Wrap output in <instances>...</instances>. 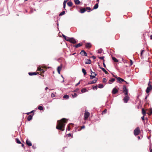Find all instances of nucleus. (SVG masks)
<instances>
[{
    "instance_id": "f257e3e1",
    "label": "nucleus",
    "mask_w": 152,
    "mask_h": 152,
    "mask_svg": "<svg viewBox=\"0 0 152 152\" xmlns=\"http://www.w3.org/2000/svg\"><path fill=\"white\" fill-rule=\"evenodd\" d=\"M66 123V121L65 118H62L60 121H58L56 128L62 131H64V129L63 128H64L65 126L64 123Z\"/></svg>"
},
{
    "instance_id": "f03ea898",
    "label": "nucleus",
    "mask_w": 152,
    "mask_h": 152,
    "mask_svg": "<svg viewBox=\"0 0 152 152\" xmlns=\"http://www.w3.org/2000/svg\"><path fill=\"white\" fill-rule=\"evenodd\" d=\"M151 82L149 81L148 84V86L146 90V92L147 93H148L152 89V86L151 84H150Z\"/></svg>"
},
{
    "instance_id": "7ed1b4c3",
    "label": "nucleus",
    "mask_w": 152,
    "mask_h": 152,
    "mask_svg": "<svg viewBox=\"0 0 152 152\" xmlns=\"http://www.w3.org/2000/svg\"><path fill=\"white\" fill-rule=\"evenodd\" d=\"M140 132V129L139 127H137L134 130V135L136 136Z\"/></svg>"
},
{
    "instance_id": "20e7f679",
    "label": "nucleus",
    "mask_w": 152,
    "mask_h": 152,
    "mask_svg": "<svg viewBox=\"0 0 152 152\" xmlns=\"http://www.w3.org/2000/svg\"><path fill=\"white\" fill-rule=\"evenodd\" d=\"M129 99V96H125V97L123 99V100L125 103H127Z\"/></svg>"
},
{
    "instance_id": "39448f33",
    "label": "nucleus",
    "mask_w": 152,
    "mask_h": 152,
    "mask_svg": "<svg viewBox=\"0 0 152 152\" xmlns=\"http://www.w3.org/2000/svg\"><path fill=\"white\" fill-rule=\"evenodd\" d=\"M90 114L89 112H85L84 114V118L85 120H86L89 116Z\"/></svg>"
},
{
    "instance_id": "423d86ee",
    "label": "nucleus",
    "mask_w": 152,
    "mask_h": 152,
    "mask_svg": "<svg viewBox=\"0 0 152 152\" xmlns=\"http://www.w3.org/2000/svg\"><path fill=\"white\" fill-rule=\"evenodd\" d=\"M68 41L73 44H75L77 42L76 40L73 37L70 38Z\"/></svg>"
},
{
    "instance_id": "0eeeda50",
    "label": "nucleus",
    "mask_w": 152,
    "mask_h": 152,
    "mask_svg": "<svg viewBox=\"0 0 152 152\" xmlns=\"http://www.w3.org/2000/svg\"><path fill=\"white\" fill-rule=\"evenodd\" d=\"M117 80L119 83H121L122 82H125L126 83H127V82L125 81L124 79L120 77H118V78H117Z\"/></svg>"
},
{
    "instance_id": "6e6552de",
    "label": "nucleus",
    "mask_w": 152,
    "mask_h": 152,
    "mask_svg": "<svg viewBox=\"0 0 152 152\" xmlns=\"http://www.w3.org/2000/svg\"><path fill=\"white\" fill-rule=\"evenodd\" d=\"M80 54H81L82 55L84 56H87V53L83 50H82L81 52L80 53Z\"/></svg>"
},
{
    "instance_id": "1a4fd4ad",
    "label": "nucleus",
    "mask_w": 152,
    "mask_h": 152,
    "mask_svg": "<svg viewBox=\"0 0 152 152\" xmlns=\"http://www.w3.org/2000/svg\"><path fill=\"white\" fill-rule=\"evenodd\" d=\"M118 92V90L115 88H113L112 91V93L113 94H115Z\"/></svg>"
},
{
    "instance_id": "9d476101",
    "label": "nucleus",
    "mask_w": 152,
    "mask_h": 152,
    "mask_svg": "<svg viewBox=\"0 0 152 152\" xmlns=\"http://www.w3.org/2000/svg\"><path fill=\"white\" fill-rule=\"evenodd\" d=\"M98 80V78H97L96 80H94L91 81H90L88 82V84H93L95 83H96L97 81Z\"/></svg>"
},
{
    "instance_id": "9b49d317",
    "label": "nucleus",
    "mask_w": 152,
    "mask_h": 152,
    "mask_svg": "<svg viewBox=\"0 0 152 152\" xmlns=\"http://www.w3.org/2000/svg\"><path fill=\"white\" fill-rule=\"evenodd\" d=\"M26 143L27 145H28L29 146H31L32 145V144L31 142L29 140H27L26 142Z\"/></svg>"
},
{
    "instance_id": "f8f14e48",
    "label": "nucleus",
    "mask_w": 152,
    "mask_h": 152,
    "mask_svg": "<svg viewBox=\"0 0 152 152\" xmlns=\"http://www.w3.org/2000/svg\"><path fill=\"white\" fill-rule=\"evenodd\" d=\"M115 81V79L113 78H112L110 80L108 81V83L111 84L114 82Z\"/></svg>"
},
{
    "instance_id": "ddd939ff",
    "label": "nucleus",
    "mask_w": 152,
    "mask_h": 152,
    "mask_svg": "<svg viewBox=\"0 0 152 152\" xmlns=\"http://www.w3.org/2000/svg\"><path fill=\"white\" fill-rule=\"evenodd\" d=\"M91 61L90 59H86L85 60V63L86 64H90Z\"/></svg>"
},
{
    "instance_id": "4468645a",
    "label": "nucleus",
    "mask_w": 152,
    "mask_h": 152,
    "mask_svg": "<svg viewBox=\"0 0 152 152\" xmlns=\"http://www.w3.org/2000/svg\"><path fill=\"white\" fill-rule=\"evenodd\" d=\"M123 90L124 93L128 92V90L126 88V86L125 85L124 86H123Z\"/></svg>"
},
{
    "instance_id": "2eb2a0df",
    "label": "nucleus",
    "mask_w": 152,
    "mask_h": 152,
    "mask_svg": "<svg viewBox=\"0 0 152 152\" xmlns=\"http://www.w3.org/2000/svg\"><path fill=\"white\" fill-rule=\"evenodd\" d=\"M62 35H63V37L65 39L66 41H69L70 40H69V39L70 38H69V37H66L65 35H64V34H63Z\"/></svg>"
},
{
    "instance_id": "dca6fc26",
    "label": "nucleus",
    "mask_w": 152,
    "mask_h": 152,
    "mask_svg": "<svg viewBox=\"0 0 152 152\" xmlns=\"http://www.w3.org/2000/svg\"><path fill=\"white\" fill-rule=\"evenodd\" d=\"M100 68L101 69L102 71L104 72L106 74H109L108 72L104 68H102V67H100Z\"/></svg>"
},
{
    "instance_id": "f3484780",
    "label": "nucleus",
    "mask_w": 152,
    "mask_h": 152,
    "mask_svg": "<svg viewBox=\"0 0 152 152\" xmlns=\"http://www.w3.org/2000/svg\"><path fill=\"white\" fill-rule=\"evenodd\" d=\"M28 74L30 76L36 75H37V73H36V72H29Z\"/></svg>"
},
{
    "instance_id": "a211bd4d",
    "label": "nucleus",
    "mask_w": 152,
    "mask_h": 152,
    "mask_svg": "<svg viewBox=\"0 0 152 152\" xmlns=\"http://www.w3.org/2000/svg\"><path fill=\"white\" fill-rule=\"evenodd\" d=\"M97 74H95V75H90V79H93L95 78V76L97 75Z\"/></svg>"
},
{
    "instance_id": "6ab92c4d",
    "label": "nucleus",
    "mask_w": 152,
    "mask_h": 152,
    "mask_svg": "<svg viewBox=\"0 0 152 152\" xmlns=\"http://www.w3.org/2000/svg\"><path fill=\"white\" fill-rule=\"evenodd\" d=\"M74 2L76 5H78L80 3V2L79 0H74Z\"/></svg>"
},
{
    "instance_id": "aec40b11",
    "label": "nucleus",
    "mask_w": 152,
    "mask_h": 152,
    "mask_svg": "<svg viewBox=\"0 0 152 152\" xmlns=\"http://www.w3.org/2000/svg\"><path fill=\"white\" fill-rule=\"evenodd\" d=\"M86 11V9L85 8L81 9L80 10V12L81 13H84Z\"/></svg>"
},
{
    "instance_id": "412c9836",
    "label": "nucleus",
    "mask_w": 152,
    "mask_h": 152,
    "mask_svg": "<svg viewBox=\"0 0 152 152\" xmlns=\"http://www.w3.org/2000/svg\"><path fill=\"white\" fill-rule=\"evenodd\" d=\"M68 5L70 7H71L72 6L73 3L71 1H69L67 3Z\"/></svg>"
},
{
    "instance_id": "4be33fe9",
    "label": "nucleus",
    "mask_w": 152,
    "mask_h": 152,
    "mask_svg": "<svg viewBox=\"0 0 152 152\" xmlns=\"http://www.w3.org/2000/svg\"><path fill=\"white\" fill-rule=\"evenodd\" d=\"M99 5L98 3H97L93 7V9H97Z\"/></svg>"
},
{
    "instance_id": "5701e85b",
    "label": "nucleus",
    "mask_w": 152,
    "mask_h": 152,
    "mask_svg": "<svg viewBox=\"0 0 152 152\" xmlns=\"http://www.w3.org/2000/svg\"><path fill=\"white\" fill-rule=\"evenodd\" d=\"M82 45L80 44V43L76 45H74V47H75V48H78Z\"/></svg>"
},
{
    "instance_id": "b1692460",
    "label": "nucleus",
    "mask_w": 152,
    "mask_h": 152,
    "mask_svg": "<svg viewBox=\"0 0 152 152\" xmlns=\"http://www.w3.org/2000/svg\"><path fill=\"white\" fill-rule=\"evenodd\" d=\"M86 47L87 48H90L91 47V44L89 43H88L86 44Z\"/></svg>"
},
{
    "instance_id": "393cba45",
    "label": "nucleus",
    "mask_w": 152,
    "mask_h": 152,
    "mask_svg": "<svg viewBox=\"0 0 152 152\" xmlns=\"http://www.w3.org/2000/svg\"><path fill=\"white\" fill-rule=\"evenodd\" d=\"M32 119V117L31 115H29L27 118V120L28 121H30Z\"/></svg>"
},
{
    "instance_id": "a878e982",
    "label": "nucleus",
    "mask_w": 152,
    "mask_h": 152,
    "mask_svg": "<svg viewBox=\"0 0 152 152\" xmlns=\"http://www.w3.org/2000/svg\"><path fill=\"white\" fill-rule=\"evenodd\" d=\"M113 60L115 62H118V60L115 57H112Z\"/></svg>"
},
{
    "instance_id": "bb28decb",
    "label": "nucleus",
    "mask_w": 152,
    "mask_h": 152,
    "mask_svg": "<svg viewBox=\"0 0 152 152\" xmlns=\"http://www.w3.org/2000/svg\"><path fill=\"white\" fill-rule=\"evenodd\" d=\"M38 70L41 72H42V73H44L45 71V70H44L43 69H42L40 67L38 68Z\"/></svg>"
},
{
    "instance_id": "cd10ccee",
    "label": "nucleus",
    "mask_w": 152,
    "mask_h": 152,
    "mask_svg": "<svg viewBox=\"0 0 152 152\" xmlns=\"http://www.w3.org/2000/svg\"><path fill=\"white\" fill-rule=\"evenodd\" d=\"M142 113L143 114V115L145 116V115L146 112H145V110H144V109H142Z\"/></svg>"
},
{
    "instance_id": "c85d7f7f",
    "label": "nucleus",
    "mask_w": 152,
    "mask_h": 152,
    "mask_svg": "<svg viewBox=\"0 0 152 152\" xmlns=\"http://www.w3.org/2000/svg\"><path fill=\"white\" fill-rule=\"evenodd\" d=\"M87 91L86 89L85 88H83L81 90L82 93H83L86 92Z\"/></svg>"
},
{
    "instance_id": "c756f323",
    "label": "nucleus",
    "mask_w": 152,
    "mask_h": 152,
    "mask_svg": "<svg viewBox=\"0 0 152 152\" xmlns=\"http://www.w3.org/2000/svg\"><path fill=\"white\" fill-rule=\"evenodd\" d=\"M82 71L84 75H85L86 74V70L84 68L82 69Z\"/></svg>"
},
{
    "instance_id": "7c9ffc66",
    "label": "nucleus",
    "mask_w": 152,
    "mask_h": 152,
    "mask_svg": "<svg viewBox=\"0 0 152 152\" xmlns=\"http://www.w3.org/2000/svg\"><path fill=\"white\" fill-rule=\"evenodd\" d=\"M63 98L66 99H67L69 98V96L67 95H64L63 96Z\"/></svg>"
},
{
    "instance_id": "2f4dec72",
    "label": "nucleus",
    "mask_w": 152,
    "mask_h": 152,
    "mask_svg": "<svg viewBox=\"0 0 152 152\" xmlns=\"http://www.w3.org/2000/svg\"><path fill=\"white\" fill-rule=\"evenodd\" d=\"M67 1V0H64L63 2V7L65 9L66 5V2ZM66 10V9H65Z\"/></svg>"
},
{
    "instance_id": "473e14b6",
    "label": "nucleus",
    "mask_w": 152,
    "mask_h": 152,
    "mask_svg": "<svg viewBox=\"0 0 152 152\" xmlns=\"http://www.w3.org/2000/svg\"><path fill=\"white\" fill-rule=\"evenodd\" d=\"M16 142L18 144H20L21 143V142L19 140L18 138H16Z\"/></svg>"
},
{
    "instance_id": "72a5a7b5",
    "label": "nucleus",
    "mask_w": 152,
    "mask_h": 152,
    "mask_svg": "<svg viewBox=\"0 0 152 152\" xmlns=\"http://www.w3.org/2000/svg\"><path fill=\"white\" fill-rule=\"evenodd\" d=\"M104 87V86L103 85L100 84L98 86V88H103Z\"/></svg>"
},
{
    "instance_id": "f704fd0d",
    "label": "nucleus",
    "mask_w": 152,
    "mask_h": 152,
    "mask_svg": "<svg viewBox=\"0 0 152 152\" xmlns=\"http://www.w3.org/2000/svg\"><path fill=\"white\" fill-rule=\"evenodd\" d=\"M38 109L40 110H43V107L41 106H39Z\"/></svg>"
},
{
    "instance_id": "c9c22d12",
    "label": "nucleus",
    "mask_w": 152,
    "mask_h": 152,
    "mask_svg": "<svg viewBox=\"0 0 152 152\" xmlns=\"http://www.w3.org/2000/svg\"><path fill=\"white\" fill-rule=\"evenodd\" d=\"M72 97H73L74 98L76 97L77 96V94L75 93H74V94H72Z\"/></svg>"
},
{
    "instance_id": "e433bc0d",
    "label": "nucleus",
    "mask_w": 152,
    "mask_h": 152,
    "mask_svg": "<svg viewBox=\"0 0 152 152\" xmlns=\"http://www.w3.org/2000/svg\"><path fill=\"white\" fill-rule=\"evenodd\" d=\"M86 9L89 10V11H88V12L93 10H91V8L89 7H86Z\"/></svg>"
},
{
    "instance_id": "4c0bfd02",
    "label": "nucleus",
    "mask_w": 152,
    "mask_h": 152,
    "mask_svg": "<svg viewBox=\"0 0 152 152\" xmlns=\"http://www.w3.org/2000/svg\"><path fill=\"white\" fill-rule=\"evenodd\" d=\"M65 13V11H63L62 12H61L59 14V16H62Z\"/></svg>"
},
{
    "instance_id": "58836bf2",
    "label": "nucleus",
    "mask_w": 152,
    "mask_h": 152,
    "mask_svg": "<svg viewBox=\"0 0 152 152\" xmlns=\"http://www.w3.org/2000/svg\"><path fill=\"white\" fill-rule=\"evenodd\" d=\"M99 59L103 60V61L104 62V56H102L101 57H99Z\"/></svg>"
},
{
    "instance_id": "ea45409f",
    "label": "nucleus",
    "mask_w": 152,
    "mask_h": 152,
    "mask_svg": "<svg viewBox=\"0 0 152 152\" xmlns=\"http://www.w3.org/2000/svg\"><path fill=\"white\" fill-rule=\"evenodd\" d=\"M103 50L102 49H100L98 50V53H102Z\"/></svg>"
},
{
    "instance_id": "a19ab883",
    "label": "nucleus",
    "mask_w": 152,
    "mask_h": 152,
    "mask_svg": "<svg viewBox=\"0 0 152 152\" xmlns=\"http://www.w3.org/2000/svg\"><path fill=\"white\" fill-rule=\"evenodd\" d=\"M107 81V80L106 78H103L102 80V82L104 83H105Z\"/></svg>"
},
{
    "instance_id": "79ce46f5",
    "label": "nucleus",
    "mask_w": 152,
    "mask_h": 152,
    "mask_svg": "<svg viewBox=\"0 0 152 152\" xmlns=\"http://www.w3.org/2000/svg\"><path fill=\"white\" fill-rule=\"evenodd\" d=\"M93 88L94 89L97 90V86H93Z\"/></svg>"
},
{
    "instance_id": "37998d69",
    "label": "nucleus",
    "mask_w": 152,
    "mask_h": 152,
    "mask_svg": "<svg viewBox=\"0 0 152 152\" xmlns=\"http://www.w3.org/2000/svg\"><path fill=\"white\" fill-rule=\"evenodd\" d=\"M90 71H91V75H92V74H93L94 75H95V74H96L95 72H93L92 70L91 69H90Z\"/></svg>"
},
{
    "instance_id": "c03bdc74",
    "label": "nucleus",
    "mask_w": 152,
    "mask_h": 152,
    "mask_svg": "<svg viewBox=\"0 0 152 152\" xmlns=\"http://www.w3.org/2000/svg\"><path fill=\"white\" fill-rule=\"evenodd\" d=\"M62 68V66H58L57 68V70H61Z\"/></svg>"
},
{
    "instance_id": "a18cd8bd",
    "label": "nucleus",
    "mask_w": 152,
    "mask_h": 152,
    "mask_svg": "<svg viewBox=\"0 0 152 152\" xmlns=\"http://www.w3.org/2000/svg\"><path fill=\"white\" fill-rule=\"evenodd\" d=\"M70 126L69 125H68L67 127V128H66V130H67L68 131H69L70 130Z\"/></svg>"
},
{
    "instance_id": "49530a36",
    "label": "nucleus",
    "mask_w": 152,
    "mask_h": 152,
    "mask_svg": "<svg viewBox=\"0 0 152 152\" xmlns=\"http://www.w3.org/2000/svg\"><path fill=\"white\" fill-rule=\"evenodd\" d=\"M67 135L68 137H69L70 136H71L72 138L73 137L72 135L70 133L68 134H67Z\"/></svg>"
},
{
    "instance_id": "de8ad7c7",
    "label": "nucleus",
    "mask_w": 152,
    "mask_h": 152,
    "mask_svg": "<svg viewBox=\"0 0 152 152\" xmlns=\"http://www.w3.org/2000/svg\"><path fill=\"white\" fill-rule=\"evenodd\" d=\"M107 111V110L105 109L102 112V114H104L106 113V112Z\"/></svg>"
},
{
    "instance_id": "09e8293b",
    "label": "nucleus",
    "mask_w": 152,
    "mask_h": 152,
    "mask_svg": "<svg viewBox=\"0 0 152 152\" xmlns=\"http://www.w3.org/2000/svg\"><path fill=\"white\" fill-rule=\"evenodd\" d=\"M128 92H124L125 96H128Z\"/></svg>"
},
{
    "instance_id": "8fccbe9b",
    "label": "nucleus",
    "mask_w": 152,
    "mask_h": 152,
    "mask_svg": "<svg viewBox=\"0 0 152 152\" xmlns=\"http://www.w3.org/2000/svg\"><path fill=\"white\" fill-rule=\"evenodd\" d=\"M144 50H141L140 55H141V56H142V53H143L144 52Z\"/></svg>"
},
{
    "instance_id": "3c124183",
    "label": "nucleus",
    "mask_w": 152,
    "mask_h": 152,
    "mask_svg": "<svg viewBox=\"0 0 152 152\" xmlns=\"http://www.w3.org/2000/svg\"><path fill=\"white\" fill-rule=\"evenodd\" d=\"M130 65L131 66L133 64V62L132 60H130Z\"/></svg>"
},
{
    "instance_id": "603ef678",
    "label": "nucleus",
    "mask_w": 152,
    "mask_h": 152,
    "mask_svg": "<svg viewBox=\"0 0 152 152\" xmlns=\"http://www.w3.org/2000/svg\"><path fill=\"white\" fill-rule=\"evenodd\" d=\"M91 57L92 58L94 59H95L96 58V57L94 56H92Z\"/></svg>"
},
{
    "instance_id": "864d4df0",
    "label": "nucleus",
    "mask_w": 152,
    "mask_h": 152,
    "mask_svg": "<svg viewBox=\"0 0 152 152\" xmlns=\"http://www.w3.org/2000/svg\"><path fill=\"white\" fill-rule=\"evenodd\" d=\"M141 118H142V120H144L145 119H144V116L143 115V116L142 117H141Z\"/></svg>"
},
{
    "instance_id": "5fc2aeb1",
    "label": "nucleus",
    "mask_w": 152,
    "mask_h": 152,
    "mask_svg": "<svg viewBox=\"0 0 152 152\" xmlns=\"http://www.w3.org/2000/svg\"><path fill=\"white\" fill-rule=\"evenodd\" d=\"M152 114V109H151L150 110V114Z\"/></svg>"
},
{
    "instance_id": "6e6d98bb",
    "label": "nucleus",
    "mask_w": 152,
    "mask_h": 152,
    "mask_svg": "<svg viewBox=\"0 0 152 152\" xmlns=\"http://www.w3.org/2000/svg\"><path fill=\"white\" fill-rule=\"evenodd\" d=\"M113 77H115L117 79V78H118V77H117V75H113Z\"/></svg>"
},
{
    "instance_id": "4d7b16f0",
    "label": "nucleus",
    "mask_w": 152,
    "mask_h": 152,
    "mask_svg": "<svg viewBox=\"0 0 152 152\" xmlns=\"http://www.w3.org/2000/svg\"><path fill=\"white\" fill-rule=\"evenodd\" d=\"M32 148L34 149L36 148V147L34 145L32 146Z\"/></svg>"
},
{
    "instance_id": "13d9d810",
    "label": "nucleus",
    "mask_w": 152,
    "mask_h": 152,
    "mask_svg": "<svg viewBox=\"0 0 152 152\" xmlns=\"http://www.w3.org/2000/svg\"><path fill=\"white\" fill-rule=\"evenodd\" d=\"M80 82H79L78 83H77V84H76V85L75 86H77V85H79L80 84Z\"/></svg>"
},
{
    "instance_id": "bf43d9fd",
    "label": "nucleus",
    "mask_w": 152,
    "mask_h": 152,
    "mask_svg": "<svg viewBox=\"0 0 152 152\" xmlns=\"http://www.w3.org/2000/svg\"><path fill=\"white\" fill-rule=\"evenodd\" d=\"M85 128V126H84V125L83 126L81 127V129H83L84 128Z\"/></svg>"
},
{
    "instance_id": "052dcab7",
    "label": "nucleus",
    "mask_w": 152,
    "mask_h": 152,
    "mask_svg": "<svg viewBox=\"0 0 152 152\" xmlns=\"http://www.w3.org/2000/svg\"><path fill=\"white\" fill-rule=\"evenodd\" d=\"M103 64L104 66V67H106V65H105V64L104 63V62H103Z\"/></svg>"
},
{
    "instance_id": "680f3d73",
    "label": "nucleus",
    "mask_w": 152,
    "mask_h": 152,
    "mask_svg": "<svg viewBox=\"0 0 152 152\" xmlns=\"http://www.w3.org/2000/svg\"><path fill=\"white\" fill-rule=\"evenodd\" d=\"M57 71H58V73L59 74H60V72L61 70H57Z\"/></svg>"
},
{
    "instance_id": "e2e57ef3",
    "label": "nucleus",
    "mask_w": 152,
    "mask_h": 152,
    "mask_svg": "<svg viewBox=\"0 0 152 152\" xmlns=\"http://www.w3.org/2000/svg\"><path fill=\"white\" fill-rule=\"evenodd\" d=\"M150 39L152 40V35L150 36Z\"/></svg>"
},
{
    "instance_id": "0e129e2a",
    "label": "nucleus",
    "mask_w": 152,
    "mask_h": 152,
    "mask_svg": "<svg viewBox=\"0 0 152 152\" xmlns=\"http://www.w3.org/2000/svg\"><path fill=\"white\" fill-rule=\"evenodd\" d=\"M31 113V112H28V113H26V114L27 115H29V114H30Z\"/></svg>"
},
{
    "instance_id": "69168bd1",
    "label": "nucleus",
    "mask_w": 152,
    "mask_h": 152,
    "mask_svg": "<svg viewBox=\"0 0 152 152\" xmlns=\"http://www.w3.org/2000/svg\"><path fill=\"white\" fill-rule=\"evenodd\" d=\"M22 146L24 147V145L23 144H22Z\"/></svg>"
},
{
    "instance_id": "338daca9",
    "label": "nucleus",
    "mask_w": 152,
    "mask_h": 152,
    "mask_svg": "<svg viewBox=\"0 0 152 152\" xmlns=\"http://www.w3.org/2000/svg\"><path fill=\"white\" fill-rule=\"evenodd\" d=\"M48 89V87H46L45 88V90H47V89Z\"/></svg>"
},
{
    "instance_id": "774afa93",
    "label": "nucleus",
    "mask_w": 152,
    "mask_h": 152,
    "mask_svg": "<svg viewBox=\"0 0 152 152\" xmlns=\"http://www.w3.org/2000/svg\"><path fill=\"white\" fill-rule=\"evenodd\" d=\"M138 139H140V137L139 136H138Z\"/></svg>"
}]
</instances>
